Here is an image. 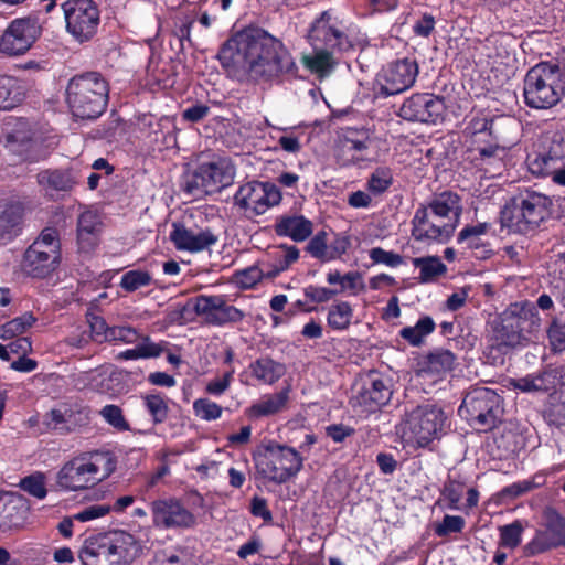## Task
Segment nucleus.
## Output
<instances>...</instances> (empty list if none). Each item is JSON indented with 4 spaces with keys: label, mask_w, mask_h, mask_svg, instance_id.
Returning a JSON list of instances; mask_svg holds the SVG:
<instances>
[{
    "label": "nucleus",
    "mask_w": 565,
    "mask_h": 565,
    "mask_svg": "<svg viewBox=\"0 0 565 565\" xmlns=\"http://www.w3.org/2000/svg\"><path fill=\"white\" fill-rule=\"evenodd\" d=\"M218 58L233 75L282 82L296 78L298 66L281 40L259 28L245 29L222 46Z\"/></svg>",
    "instance_id": "nucleus-1"
},
{
    "label": "nucleus",
    "mask_w": 565,
    "mask_h": 565,
    "mask_svg": "<svg viewBox=\"0 0 565 565\" xmlns=\"http://www.w3.org/2000/svg\"><path fill=\"white\" fill-rule=\"evenodd\" d=\"M116 466L117 457L109 449L82 452L62 465L55 484L63 491H82L109 478Z\"/></svg>",
    "instance_id": "nucleus-2"
},
{
    "label": "nucleus",
    "mask_w": 565,
    "mask_h": 565,
    "mask_svg": "<svg viewBox=\"0 0 565 565\" xmlns=\"http://www.w3.org/2000/svg\"><path fill=\"white\" fill-rule=\"evenodd\" d=\"M447 416L436 404H422L405 412L396 433L405 447L425 448L445 433Z\"/></svg>",
    "instance_id": "nucleus-3"
},
{
    "label": "nucleus",
    "mask_w": 565,
    "mask_h": 565,
    "mask_svg": "<svg viewBox=\"0 0 565 565\" xmlns=\"http://www.w3.org/2000/svg\"><path fill=\"white\" fill-rule=\"evenodd\" d=\"M552 200L542 193L526 191L512 199L500 213L502 228L510 233L529 234L551 213Z\"/></svg>",
    "instance_id": "nucleus-4"
},
{
    "label": "nucleus",
    "mask_w": 565,
    "mask_h": 565,
    "mask_svg": "<svg viewBox=\"0 0 565 565\" xmlns=\"http://www.w3.org/2000/svg\"><path fill=\"white\" fill-rule=\"evenodd\" d=\"M564 92V74L557 64L541 62L527 71L523 96L529 107L551 108L562 99Z\"/></svg>",
    "instance_id": "nucleus-5"
},
{
    "label": "nucleus",
    "mask_w": 565,
    "mask_h": 565,
    "mask_svg": "<svg viewBox=\"0 0 565 565\" xmlns=\"http://www.w3.org/2000/svg\"><path fill=\"white\" fill-rule=\"evenodd\" d=\"M526 164L533 175L565 185V131L542 134L527 153Z\"/></svg>",
    "instance_id": "nucleus-6"
},
{
    "label": "nucleus",
    "mask_w": 565,
    "mask_h": 565,
    "mask_svg": "<svg viewBox=\"0 0 565 565\" xmlns=\"http://www.w3.org/2000/svg\"><path fill=\"white\" fill-rule=\"evenodd\" d=\"M108 102V85L97 73L74 77L66 88V103L72 114L81 119L100 116Z\"/></svg>",
    "instance_id": "nucleus-7"
},
{
    "label": "nucleus",
    "mask_w": 565,
    "mask_h": 565,
    "mask_svg": "<svg viewBox=\"0 0 565 565\" xmlns=\"http://www.w3.org/2000/svg\"><path fill=\"white\" fill-rule=\"evenodd\" d=\"M61 262L60 232L54 227H45L24 252L22 269L28 276L43 279L51 277Z\"/></svg>",
    "instance_id": "nucleus-8"
},
{
    "label": "nucleus",
    "mask_w": 565,
    "mask_h": 565,
    "mask_svg": "<svg viewBox=\"0 0 565 565\" xmlns=\"http://www.w3.org/2000/svg\"><path fill=\"white\" fill-rule=\"evenodd\" d=\"M137 544L132 535L126 532L113 536L97 535L85 540L79 552L83 565L127 564L134 557Z\"/></svg>",
    "instance_id": "nucleus-9"
},
{
    "label": "nucleus",
    "mask_w": 565,
    "mask_h": 565,
    "mask_svg": "<svg viewBox=\"0 0 565 565\" xmlns=\"http://www.w3.org/2000/svg\"><path fill=\"white\" fill-rule=\"evenodd\" d=\"M257 472L275 483H285L302 468L303 459L291 447L268 444L253 455Z\"/></svg>",
    "instance_id": "nucleus-10"
},
{
    "label": "nucleus",
    "mask_w": 565,
    "mask_h": 565,
    "mask_svg": "<svg viewBox=\"0 0 565 565\" xmlns=\"http://www.w3.org/2000/svg\"><path fill=\"white\" fill-rule=\"evenodd\" d=\"M235 177V169L227 158L214 157L201 162L198 168L184 175L183 190L191 195L217 193L230 185Z\"/></svg>",
    "instance_id": "nucleus-11"
},
{
    "label": "nucleus",
    "mask_w": 565,
    "mask_h": 565,
    "mask_svg": "<svg viewBox=\"0 0 565 565\" xmlns=\"http://www.w3.org/2000/svg\"><path fill=\"white\" fill-rule=\"evenodd\" d=\"M540 318L534 307L512 306L502 316L498 339L509 348L525 347L539 329Z\"/></svg>",
    "instance_id": "nucleus-12"
},
{
    "label": "nucleus",
    "mask_w": 565,
    "mask_h": 565,
    "mask_svg": "<svg viewBox=\"0 0 565 565\" xmlns=\"http://www.w3.org/2000/svg\"><path fill=\"white\" fill-rule=\"evenodd\" d=\"M459 414L479 429H491L500 418L501 397L493 390L477 387L465 396Z\"/></svg>",
    "instance_id": "nucleus-13"
},
{
    "label": "nucleus",
    "mask_w": 565,
    "mask_h": 565,
    "mask_svg": "<svg viewBox=\"0 0 565 565\" xmlns=\"http://www.w3.org/2000/svg\"><path fill=\"white\" fill-rule=\"evenodd\" d=\"M233 201L234 206L246 217H255L278 205L281 201V193L274 183L252 181L237 189Z\"/></svg>",
    "instance_id": "nucleus-14"
},
{
    "label": "nucleus",
    "mask_w": 565,
    "mask_h": 565,
    "mask_svg": "<svg viewBox=\"0 0 565 565\" xmlns=\"http://www.w3.org/2000/svg\"><path fill=\"white\" fill-rule=\"evenodd\" d=\"M66 31L79 43L97 33L100 14L93 0H66L62 4Z\"/></svg>",
    "instance_id": "nucleus-15"
},
{
    "label": "nucleus",
    "mask_w": 565,
    "mask_h": 565,
    "mask_svg": "<svg viewBox=\"0 0 565 565\" xmlns=\"http://www.w3.org/2000/svg\"><path fill=\"white\" fill-rule=\"evenodd\" d=\"M348 25L331 11L322 12L311 24L309 41L312 47L347 51L351 47Z\"/></svg>",
    "instance_id": "nucleus-16"
},
{
    "label": "nucleus",
    "mask_w": 565,
    "mask_h": 565,
    "mask_svg": "<svg viewBox=\"0 0 565 565\" xmlns=\"http://www.w3.org/2000/svg\"><path fill=\"white\" fill-rule=\"evenodd\" d=\"M41 31L35 18L14 19L0 36V53L7 56L25 54L40 38Z\"/></svg>",
    "instance_id": "nucleus-17"
},
{
    "label": "nucleus",
    "mask_w": 565,
    "mask_h": 565,
    "mask_svg": "<svg viewBox=\"0 0 565 565\" xmlns=\"http://www.w3.org/2000/svg\"><path fill=\"white\" fill-rule=\"evenodd\" d=\"M557 546H565V519L554 509H546L543 523L524 547L525 556H535Z\"/></svg>",
    "instance_id": "nucleus-18"
},
{
    "label": "nucleus",
    "mask_w": 565,
    "mask_h": 565,
    "mask_svg": "<svg viewBox=\"0 0 565 565\" xmlns=\"http://www.w3.org/2000/svg\"><path fill=\"white\" fill-rule=\"evenodd\" d=\"M218 233L209 226L202 227L185 222L172 223L169 238L177 250L191 254L210 249L218 242Z\"/></svg>",
    "instance_id": "nucleus-19"
},
{
    "label": "nucleus",
    "mask_w": 565,
    "mask_h": 565,
    "mask_svg": "<svg viewBox=\"0 0 565 565\" xmlns=\"http://www.w3.org/2000/svg\"><path fill=\"white\" fill-rule=\"evenodd\" d=\"M150 510L153 526L158 529H191L196 524L195 515L174 498L154 500Z\"/></svg>",
    "instance_id": "nucleus-20"
},
{
    "label": "nucleus",
    "mask_w": 565,
    "mask_h": 565,
    "mask_svg": "<svg viewBox=\"0 0 565 565\" xmlns=\"http://www.w3.org/2000/svg\"><path fill=\"white\" fill-rule=\"evenodd\" d=\"M417 75L418 65L414 60L396 61L377 75L380 93L384 96L401 94L414 85Z\"/></svg>",
    "instance_id": "nucleus-21"
},
{
    "label": "nucleus",
    "mask_w": 565,
    "mask_h": 565,
    "mask_svg": "<svg viewBox=\"0 0 565 565\" xmlns=\"http://www.w3.org/2000/svg\"><path fill=\"white\" fill-rule=\"evenodd\" d=\"M412 225L414 239L426 244L446 243L455 233L451 225L436 216L426 205L416 210Z\"/></svg>",
    "instance_id": "nucleus-22"
},
{
    "label": "nucleus",
    "mask_w": 565,
    "mask_h": 565,
    "mask_svg": "<svg viewBox=\"0 0 565 565\" xmlns=\"http://www.w3.org/2000/svg\"><path fill=\"white\" fill-rule=\"evenodd\" d=\"M445 113L444 99L433 94H415L399 108L402 118L427 124H437L444 118Z\"/></svg>",
    "instance_id": "nucleus-23"
},
{
    "label": "nucleus",
    "mask_w": 565,
    "mask_h": 565,
    "mask_svg": "<svg viewBox=\"0 0 565 565\" xmlns=\"http://www.w3.org/2000/svg\"><path fill=\"white\" fill-rule=\"evenodd\" d=\"M373 140L366 130H344L339 140L338 162L342 167H349L369 160Z\"/></svg>",
    "instance_id": "nucleus-24"
},
{
    "label": "nucleus",
    "mask_w": 565,
    "mask_h": 565,
    "mask_svg": "<svg viewBox=\"0 0 565 565\" xmlns=\"http://www.w3.org/2000/svg\"><path fill=\"white\" fill-rule=\"evenodd\" d=\"M195 312L206 322L225 324L241 321L244 313L236 307L228 305L222 296H200L195 299Z\"/></svg>",
    "instance_id": "nucleus-25"
},
{
    "label": "nucleus",
    "mask_w": 565,
    "mask_h": 565,
    "mask_svg": "<svg viewBox=\"0 0 565 565\" xmlns=\"http://www.w3.org/2000/svg\"><path fill=\"white\" fill-rule=\"evenodd\" d=\"M392 394L391 381L375 375L372 376L369 384L352 398V404L354 407L360 408L361 414L367 415L386 405Z\"/></svg>",
    "instance_id": "nucleus-26"
},
{
    "label": "nucleus",
    "mask_w": 565,
    "mask_h": 565,
    "mask_svg": "<svg viewBox=\"0 0 565 565\" xmlns=\"http://www.w3.org/2000/svg\"><path fill=\"white\" fill-rule=\"evenodd\" d=\"M47 425L61 433H72L89 422V412L79 406H61L47 414Z\"/></svg>",
    "instance_id": "nucleus-27"
},
{
    "label": "nucleus",
    "mask_w": 565,
    "mask_h": 565,
    "mask_svg": "<svg viewBox=\"0 0 565 565\" xmlns=\"http://www.w3.org/2000/svg\"><path fill=\"white\" fill-rule=\"evenodd\" d=\"M289 387L276 393L262 395L249 407L245 409V414L250 419H259L270 417L287 409L289 403Z\"/></svg>",
    "instance_id": "nucleus-28"
},
{
    "label": "nucleus",
    "mask_w": 565,
    "mask_h": 565,
    "mask_svg": "<svg viewBox=\"0 0 565 565\" xmlns=\"http://www.w3.org/2000/svg\"><path fill=\"white\" fill-rule=\"evenodd\" d=\"M426 206L435 213L436 216L457 228L462 212L461 200L456 193L445 191L435 195Z\"/></svg>",
    "instance_id": "nucleus-29"
},
{
    "label": "nucleus",
    "mask_w": 565,
    "mask_h": 565,
    "mask_svg": "<svg viewBox=\"0 0 565 565\" xmlns=\"http://www.w3.org/2000/svg\"><path fill=\"white\" fill-rule=\"evenodd\" d=\"M494 224L491 222H476L466 225L457 236V242L463 244L471 250H478L482 248L481 257H487L491 250L486 248L488 245L484 242V237L494 236Z\"/></svg>",
    "instance_id": "nucleus-30"
},
{
    "label": "nucleus",
    "mask_w": 565,
    "mask_h": 565,
    "mask_svg": "<svg viewBox=\"0 0 565 565\" xmlns=\"http://www.w3.org/2000/svg\"><path fill=\"white\" fill-rule=\"evenodd\" d=\"M285 373L286 367L282 363L268 356H263L249 363L243 375L249 376L258 384L273 385L280 380Z\"/></svg>",
    "instance_id": "nucleus-31"
},
{
    "label": "nucleus",
    "mask_w": 565,
    "mask_h": 565,
    "mask_svg": "<svg viewBox=\"0 0 565 565\" xmlns=\"http://www.w3.org/2000/svg\"><path fill=\"white\" fill-rule=\"evenodd\" d=\"M102 228L99 215L93 211H85L78 217L77 239L83 253H90L98 244V233Z\"/></svg>",
    "instance_id": "nucleus-32"
},
{
    "label": "nucleus",
    "mask_w": 565,
    "mask_h": 565,
    "mask_svg": "<svg viewBox=\"0 0 565 565\" xmlns=\"http://www.w3.org/2000/svg\"><path fill=\"white\" fill-rule=\"evenodd\" d=\"M275 231L279 236H287L295 242H303L311 236L313 224L303 215H285L277 220Z\"/></svg>",
    "instance_id": "nucleus-33"
},
{
    "label": "nucleus",
    "mask_w": 565,
    "mask_h": 565,
    "mask_svg": "<svg viewBox=\"0 0 565 565\" xmlns=\"http://www.w3.org/2000/svg\"><path fill=\"white\" fill-rule=\"evenodd\" d=\"M455 363V355L448 350H438L427 355L418 369V375L423 379H431L434 382L449 372Z\"/></svg>",
    "instance_id": "nucleus-34"
},
{
    "label": "nucleus",
    "mask_w": 565,
    "mask_h": 565,
    "mask_svg": "<svg viewBox=\"0 0 565 565\" xmlns=\"http://www.w3.org/2000/svg\"><path fill=\"white\" fill-rule=\"evenodd\" d=\"M326 281L330 286H339V289H335L338 295L358 296L365 290L363 276L359 271L342 274L337 269L329 270L326 275Z\"/></svg>",
    "instance_id": "nucleus-35"
},
{
    "label": "nucleus",
    "mask_w": 565,
    "mask_h": 565,
    "mask_svg": "<svg viewBox=\"0 0 565 565\" xmlns=\"http://www.w3.org/2000/svg\"><path fill=\"white\" fill-rule=\"evenodd\" d=\"M25 97L24 84L13 76H0V110L19 106Z\"/></svg>",
    "instance_id": "nucleus-36"
},
{
    "label": "nucleus",
    "mask_w": 565,
    "mask_h": 565,
    "mask_svg": "<svg viewBox=\"0 0 565 565\" xmlns=\"http://www.w3.org/2000/svg\"><path fill=\"white\" fill-rule=\"evenodd\" d=\"M301 61L306 68L320 78L329 76L335 66L331 51L326 47H313V52L303 55Z\"/></svg>",
    "instance_id": "nucleus-37"
},
{
    "label": "nucleus",
    "mask_w": 565,
    "mask_h": 565,
    "mask_svg": "<svg viewBox=\"0 0 565 565\" xmlns=\"http://www.w3.org/2000/svg\"><path fill=\"white\" fill-rule=\"evenodd\" d=\"M39 185L50 195L55 192L68 191L74 181L70 173L62 170H44L36 175Z\"/></svg>",
    "instance_id": "nucleus-38"
},
{
    "label": "nucleus",
    "mask_w": 565,
    "mask_h": 565,
    "mask_svg": "<svg viewBox=\"0 0 565 565\" xmlns=\"http://www.w3.org/2000/svg\"><path fill=\"white\" fill-rule=\"evenodd\" d=\"M436 323L429 316L420 317L414 326L404 327L398 335L412 347H420L425 339L435 331Z\"/></svg>",
    "instance_id": "nucleus-39"
},
{
    "label": "nucleus",
    "mask_w": 565,
    "mask_h": 565,
    "mask_svg": "<svg viewBox=\"0 0 565 565\" xmlns=\"http://www.w3.org/2000/svg\"><path fill=\"white\" fill-rule=\"evenodd\" d=\"M352 319L353 308L348 301H335L328 309L327 323L333 331H344L349 329Z\"/></svg>",
    "instance_id": "nucleus-40"
},
{
    "label": "nucleus",
    "mask_w": 565,
    "mask_h": 565,
    "mask_svg": "<svg viewBox=\"0 0 565 565\" xmlns=\"http://www.w3.org/2000/svg\"><path fill=\"white\" fill-rule=\"evenodd\" d=\"M269 255L273 257L274 264L273 269L267 270V275L268 277H276L298 260L299 249L294 245H279Z\"/></svg>",
    "instance_id": "nucleus-41"
},
{
    "label": "nucleus",
    "mask_w": 565,
    "mask_h": 565,
    "mask_svg": "<svg viewBox=\"0 0 565 565\" xmlns=\"http://www.w3.org/2000/svg\"><path fill=\"white\" fill-rule=\"evenodd\" d=\"M36 321L38 319L32 312H24L0 326V339L7 341L23 337L28 330L33 328Z\"/></svg>",
    "instance_id": "nucleus-42"
},
{
    "label": "nucleus",
    "mask_w": 565,
    "mask_h": 565,
    "mask_svg": "<svg viewBox=\"0 0 565 565\" xmlns=\"http://www.w3.org/2000/svg\"><path fill=\"white\" fill-rule=\"evenodd\" d=\"M415 268L419 269V278L428 282L446 273L445 264L437 256L417 257L413 259Z\"/></svg>",
    "instance_id": "nucleus-43"
},
{
    "label": "nucleus",
    "mask_w": 565,
    "mask_h": 565,
    "mask_svg": "<svg viewBox=\"0 0 565 565\" xmlns=\"http://www.w3.org/2000/svg\"><path fill=\"white\" fill-rule=\"evenodd\" d=\"M393 184V172L388 167H377L366 181V190L377 196L386 192Z\"/></svg>",
    "instance_id": "nucleus-44"
},
{
    "label": "nucleus",
    "mask_w": 565,
    "mask_h": 565,
    "mask_svg": "<svg viewBox=\"0 0 565 565\" xmlns=\"http://www.w3.org/2000/svg\"><path fill=\"white\" fill-rule=\"evenodd\" d=\"M162 352V343H156L151 341L149 337H146L135 348L121 352L120 358L124 360L149 359L157 358L161 355Z\"/></svg>",
    "instance_id": "nucleus-45"
},
{
    "label": "nucleus",
    "mask_w": 565,
    "mask_h": 565,
    "mask_svg": "<svg viewBox=\"0 0 565 565\" xmlns=\"http://www.w3.org/2000/svg\"><path fill=\"white\" fill-rule=\"evenodd\" d=\"M546 376L547 374L544 372L529 374L524 377L512 380L511 385L522 393L546 392L548 390Z\"/></svg>",
    "instance_id": "nucleus-46"
},
{
    "label": "nucleus",
    "mask_w": 565,
    "mask_h": 565,
    "mask_svg": "<svg viewBox=\"0 0 565 565\" xmlns=\"http://www.w3.org/2000/svg\"><path fill=\"white\" fill-rule=\"evenodd\" d=\"M143 405L154 424L163 423L169 413L168 399L161 394H148L142 397Z\"/></svg>",
    "instance_id": "nucleus-47"
},
{
    "label": "nucleus",
    "mask_w": 565,
    "mask_h": 565,
    "mask_svg": "<svg viewBox=\"0 0 565 565\" xmlns=\"http://www.w3.org/2000/svg\"><path fill=\"white\" fill-rule=\"evenodd\" d=\"M523 525L520 521H514L510 524L499 527L500 540L499 544L502 547L514 550L522 542Z\"/></svg>",
    "instance_id": "nucleus-48"
},
{
    "label": "nucleus",
    "mask_w": 565,
    "mask_h": 565,
    "mask_svg": "<svg viewBox=\"0 0 565 565\" xmlns=\"http://www.w3.org/2000/svg\"><path fill=\"white\" fill-rule=\"evenodd\" d=\"M152 277L149 271L134 269L125 273L120 279V287L127 292H134L151 284Z\"/></svg>",
    "instance_id": "nucleus-49"
},
{
    "label": "nucleus",
    "mask_w": 565,
    "mask_h": 565,
    "mask_svg": "<svg viewBox=\"0 0 565 565\" xmlns=\"http://www.w3.org/2000/svg\"><path fill=\"white\" fill-rule=\"evenodd\" d=\"M193 413L202 420L212 422L221 418L223 408L217 403L202 397L193 402Z\"/></svg>",
    "instance_id": "nucleus-50"
},
{
    "label": "nucleus",
    "mask_w": 565,
    "mask_h": 565,
    "mask_svg": "<svg viewBox=\"0 0 565 565\" xmlns=\"http://www.w3.org/2000/svg\"><path fill=\"white\" fill-rule=\"evenodd\" d=\"M20 487L23 491L35 497L36 499H44L47 494L45 487V476L43 472H34L20 481Z\"/></svg>",
    "instance_id": "nucleus-51"
},
{
    "label": "nucleus",
    "mask_w": 565,
    "mask_h": 565,
    "mask_svg": "<svg viewBox=\"0 0 565 565\" xmlns=\"http://www.w3.org/2000/svg\"><path fill=\"white\" fill-rule=\"evenodd\" d=\"M100 415L110 426L119 431L130 429L128 422L125 419L122 411L117 405H106L100 409Z\"/></svg>",
    "instance_id": "nucleus-52"
},
{
    "label": "nucleus",
    "mask_w": 565,
    "mask_h": 565,
    "mask_svg": "<svg viewBox=\"0 0 565 565\" xmlns=\"http://www.w3.org/2000/svg\"><path fill=\"white\" fill-rule=\"evenodd\" d=\"M308 253L318 259L321 260H331L334 258L333 255L328 254L327 246V234L326 232L317 233L308 243L307 246Z\"/></svg>",
    "instance_id": "nucleus-53"
},
{
    "label": "nucleus",
    "mask_w": 565,
    "mask_h": 565,
    "mask_svg": "<svg viewBox=\"0 0 565 565\" xmlns=\"http://www.w3.org/2000/svg\"><path fill=\"white\" fill-rule=\"evenodd\" d=\"M264 277H268L267 271L259 266H250L236 274L237 282L245 289L253 288Z\"/></svg>",
    "instance_id": "nucleus-54"
},
{
    "label": "nucleus",
    "mask_w": 565,
    "mask_h": 565,
    "mask_svg": "<svg viewBox=\"0 0 565 565\" xmlns=\"http://www.w3.org/2000/svg\"><path fill=\"white\" fill-rule=\"evenodd\" d=\"M465 520L459 515H445L443 521L436 525L435 533L443 537L450 533H460L465 527Z\"/></svg>",
    "instance_id": "nucleus-55"
},
{
    "label": "nucleus",
    "mask_w": 565,
    "mask_h": 565,
    "mask_svg": "<svg viewBox=\"0 0 565 565\" xmlns=\"http://www.w3.org/2000/svg\"><path fill=\"white\" fill-rule=\"evenodd\" d=\"M234 371H228L222 376L214 377L206 382L205 393L215 397L223 395L231 386Z\"/></svg>",
    "instance_id": "nucleus-56"
},
{
    "label": "nucleus",
    "mask_w": 565,
    "mask_h": 565,
    "mask_svg": "<svg viewBox=\"0 0 565 565\" xmlns=\"http://www.w3.org/2000/svg\"><path fill=\"white\" fill-rule=\"evenodd\" d=\"M465 491L463 483L450 480L445 484L444 497L448 501V507L451 510H462L460 501Z\"/></svg>",
    "instance_id": "nucleus-57"
},
{
    "label": "nucleus",
    "mask_w": 565,
    "mask_h": 565,
    "mask_svg": "<svg viewBox=\"0 0 565 565\" xmlns=\"http://www.w3.org/2000/svg\"><path fill=\"white\" fill-rule=\"evenodd\" d=\"M370 258L375 264H384L390 267H397L403 264V257L392 250L375 247L370 250Z\"/></svg>",
    "instance_id": "nucleus-58"
},
{
    "label": "nucleus",
    "mask_w": 565,
    "mask_h": 565,
    "mask_svg": "<svg viewBox=\"0 0 565 565\" xmlns=\"http://www.w3.org/2000/svg\"><path fill=\"white\" fill-rule=\"evenodd\" d=\"M305 297L315 303H323L333 299L338 291L335 289L310 285L303 289Z\"/></svg>",
    "instance_id": "nucleus-59"
},
{
    "label": "nucleus",
    "mask_w": 565,
    "mask_h": 565,
    "mask_svg": "<svg viewBox=\"0 0 565 565\" xmlns=\"http://www.w3.org/2000/svg\"><path fill=\"white\" fill-rule=\"evenodd\" d=\"M110 512L108 504H93L75 513L73 519L79 522H88L107 515Z\"/></svg>",
    "instance_id": "nucleus-60"
},
{
    "label": "nucleus",
    "mask_w": 565,
    "mask_h": 565,
    "mask_svg": "<svg viewBox=\"0 0 565 565\" xmlns=\"http://www.w3.org/2000/svg\"><path fill=\"white\" fill-rule=\"evenodd\" d=\"M139 339L136 329L128 326L111 327L108 333V341L121 342V343H135Z\"/></svg>",
    "instance_id": "nucleus-61"
},
{
    "label": "nucleus",
    "mask_w": 565,
    "mask_h": 565,
    "mask_svg": "<svg viewBox=\"0 0 565 565\" xmlns=\"http://www.w3.org/2000/svg\"><path fill=\"white\" fill-rule=\"evenodd\" d=\"M88 323L90 328L92 339L97 342L108 341V333L111 328L107 326L104 318L92 315L88 317Z\"/></svg>",
    "instance_id": "nucleus-62"
},
{
    "label": "nucleus",
    "mask_w": 565,
    "mask_h": 565,
    "mask_svg": "<svg viewBox=\"0 0 565 565\" xmlns=\"http://www.w3.org/2000/svg\"><path fill=\"white\" fill-rule=\"evenodd\" d=\"M547 338L551 345L556 350L565 348V324L553 321L547 329Z\"/></svg>",
    "instance_id": "nucleus-63"
},
{
    "label": "nucleus",
    "mask_w": 565,
    "mask_h": 565,
    "mask_svg": "<svg viewBox=\"0 0 565 565\" xmlns=\"http://www.w3.org/2000/svg\"><path fill=\"white\" fill-rule=\"evenodd\" d=\"M210 111V107L204 104H195L188 107L182 113V118L190 122H198L205 118Z\"/></svg>",
    "instance_id": "nucleus-64"
}]
</instances>
